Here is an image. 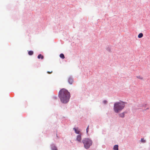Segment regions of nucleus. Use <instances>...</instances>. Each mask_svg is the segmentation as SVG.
<instances>
[{
    "instance_id": "obj_1",
    "label": "nucleus",
    "mask_w": 150,
    "mask_h": 150,
    "mask_svg": "<svg viewBox=\"0 0 150 150\" xmlns=\"http://www.w3.org/2000/svg\"><path fill=\"white\" fill-rule=\"evenodd\" d=\"M58 96L61 102L63 103H66L69 100L70 97V93L67 90L62 88L59 92Z\"/></svg>"
},
{
    "instance_id": "obj_2",
    "label": "nucleus",
    "mask_w": 150,
    "mask_h": 150,
    "mask_svg": "<svg viewBox=\"0 0 150 150\" xmlns=\"http://www.w3.org/2000/svg\"><path fill=\"white\" fill-rule=\"evenodd\" d=\"M125 106V103L123 102H117L114 104V109L115 112L117 113L120 112Z\"/></svg>"
},
{
    "instance_id": "obj_3",
    "label": "nucleus",
    "mask_w": 150,
    "mask_h": 150,
    "mask_svg": "<svg viewBox=\"0 0 150 150\" xmlns=\"http://www.w3.org/2000/svg\"><path fill=\"white\" fill-rule=\"evenodd\" d=\"M82 142L84 144V147L86 149H88L92 144V141L88 138H85L82 140Z\"/></svg>"
},
{
    "instance_id": "obj_4",
    "label": "nucleus",
    "mask_w": 150,
    "mask_h": 150,
    "mask_svg": "<svg viewBox=\"0 0 150 150\" xmlns=\"http://www.w3.org/2000/svg\"><path fill=\"white\" fill-rule=\"evenodd\" d=\"M76 140L79 142H81V134H80L78 135L76 137Z\"/></svg>"
},
{
    "instance_id": "obj_5",
    "label": "nucleus",
    "mask_w": 150,
    "mask_h": 150,
    "mask_svg": "<svg viewBox=\"0 0 150 150\" xmlns=\"http://www.w3.org/2000/svg\"><path fill=\"white\" fill-rule=\"evenodd\" d=\"M68 81L69 83L70 84H71L73 82V79L71 77H69V78Z\"/></svg>"
},
{
    "instance_id": "obj_6",
    "label": "nucleus",
    "mask_w": 150,
    "mask_h": 150,
    "mask_svg": "<svg viewBox=\"0 0 150 150\" xmlns=\"http://www.w3.org/2000/svg\"><path fill=\"white\" fill-rule=\"evenodd\" d=\"M44 56L42 55L41 54H39L38 56V59H43L44 58Z\"/></svg>"
},
{
    "instance_id": "obj_7",
    "label": "nucleus",
    "mask_w": 150,
    "mask_h": 150,
    "mask_svg": "<svg viewBox=\"0 0 150 150\" xmlns=\"http://www.w3.org/2000/svg\"><path fill=\"white\" fill-rule=\"evenodd\" d=\"M51 148L52 150H58L56 147L53 145L51 146Z\"/></svg>"
},
{
    "instance_id": "obj_8",
    "label": "nucleus",
    "mask_w": 150,
    "mask_h": 150,
    "mask_svg": "<svg viewBox=\"0 0 150 150\" xmlns=\"http://www.w3.org/2000/svg\"><path fill=\"white\" fill-rule=\"evenodd\" d=\"M125 113L123 112L119 114V116L120 117L123 118L125 116Z\"/></svg>"
},
{
    "instance_id": "obj_9",
    "label": "nucleus",
    "mask_w": 150,
    "mask_h": 150,
    "mask_svg": "<svg viewBox=\"0 0 150 150\" xmlns=\"http://www.w3.org/2000/svg\"><path fill=\"white\" fill-rule=\"evenodd\" d=\"M118 145H115L113 147V149L114 150H118Z\"/></svg>"
},
{
    "instance_id": "obj_10",
    "label": "nucleus",
    "mask_w": 150,
    "mask_h": 150,
    "mask_svg": "<svg viewBox=\"0 0 150 150\" xmlns=\"http://www.w3.org/2000/svg\"><path fill=\"white\" fill-rule=\"evenodd\" d=\"M74 130L75 132L77 134H79L80 133V131L79 130H77L75 128H74Z\"/></svg>"
},
{
    "instance_id": "obj_11",
    "label": "nucleus",
    "mask_w": 150,
    "mask_h": 150,
    "mask_svg": "<svg viewBox=\"0 0 150 150\" xmlns=\"http://www.w3.org/2000/svg\"><path fill=\"white\" fill-rule=\"evenodd\" d=\"M28 54L29 55H32L33 54V52L32 51H30L28 52Z\"/></svg>"
},
{
    "instance_id": "obj_12",
    "label": "nucleus",
    "mask_w": 150,
    "mask_h": 150,
    "mask_svg": "<svg viewBox=\"0 0 150 150\" xmlns=\"http://www.w3.org/2000/svg\"><path fill=\"white\" fill-rule=\"evenodd\" d=\"M143 36V34L141 33H139L138 35V37L139 38H142Z\"/></svg>"
},
{
    "instance_id": "obj_13",
    "label": "nucleus",
    "mask_w": 150,
    "mask_h": 150,
    "mask_svg": "<svg viewBox=\"0 0 150 150\" xmlns=\"http://www.w3.org/2000/svg\"><path fill=\"white\" fill-rule=\"evenodd\" d=\"M136 77L138 79H141V80H142L143 79V78L142 76H136Z\"/></svg>"
},
{
    "instance_id": "obj_14",
    "label": "nucleus",
    "mask_w": 150,
    "mask_h": 150,
    "mask_svg": "<svg viewBox=\"0 0 150 150\" xmlns=\"http://www.w3.org/2000/svg\"><path fill=\"white\" fill-rule=\"evenodd\" d=\"M60 57L63 59L65 58L64 55L63 54H60Z\"/></svg>"
},
{
    "instance_id": "obj_15",
    "label": "nucleus",
    "mask_w": 150,
    "mask_h": 150,
    "mask_svg": "<svg viewBox=\"0 0 150 150\" xmlns=\"http://www.w3.org/2000/svg\"><path fill=\"white\" fill-rule=\"evenodd\" d=\"M141 141L143 143H144L146 142V140H144V138H142Z\"/></svg>"
},
{
    "instance_id": "obj_16",
    "label": "nucleus",
    "mask_w": 150,
    "mask_h": 150,
    "mask_svg": "<svg viewBox=\"0 0 150 150\" xmlns=\"http://www.w3.org/2000/svg\"><path fill=\"white\" fill-rule=\"evenodd\" d=\"M89 125L88 126L87 129H86V132L88 133V130H89Z\"/></svg>"
},
{
    "instance_id": "obj_17",
    "label": "nucleus",
    "mask_w": 150,
    "mask_h": 150,
    "mask_svg": "<svg viewBox=\"0 0 150 150\" xmlns=\"http://www.w3.org/2000/svg\"><path fill=\"white\" fill-rule=\"evenodd\" d=\"M52 71H47V73H48V74H51L52 73Z\"/></svg>"
},
{
    "instance_id": "obj_18",
    "label": "nucleus",
    "mask_w": 150,
    "mask_h": 150,
    "mask_svg": "<svg viewBox=\"0 0 150 150\" xmlns=\"http://www.w3.org/2000/svg\"><path fill=\"white\" fill-rule=\"evenodd\" d=\"M103 103H104V104H106L107 103V101L106 100H105L103 101Z\"/></svg>"
}]
</instances>
